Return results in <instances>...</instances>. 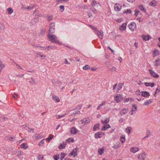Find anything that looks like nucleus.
<instances>
[{
    "mask_svg": "<svg viewBox=\"0 0 160 160\" xmlns=\"http://www.w3.org/2000/svg\"><path fill=\"white\" fill-rule=\"evenodd\" d=\"M67 141L68 142H74V140L72 138H69L67 140Z\"/></svg>",
    "mask_w": 160,
    "mask_h": 160,
    "instance_id": "obj_49",
    "label": "nucleus"
},
{
    "mask_svg": "<svg viewBox=\"0 0 160 160\" xmlns=\"http://www.w3.org/2000/svg\"><path fill=\"white\" fill-rule=\"evenodd\" d=\"M97 34L98 35V37L102 39H103V32L102 30L100 31L97 30Z\"/></svg>",
    "mask_w": 160,
    "mask_h": 160,
    "instance_id": "obj_14",
    "label": "nucleus"
},
{
    "mask_svg": "<svg viewBox=\"0 0 160 160\" xmlns=\"http://www.w3.org/2000/svg\"><path fill=\"white\" fill-rule=\"evenodd\" d=\"M45 31L44 29H42L40 32V34L42 35H43L45 33Z\"/></svg>",
    "mask_w": 160,
    "mask_h": 160,
    "instance_id": "obj_55",
    "label": "nucleus"
},
{
    "mask_svg": "<svg viewBox=\"0 0 160 160\" xmlns=\"http://www.w3.org/2000/svg\"><path fill=\"white\" fill-rule=\"evenodd\" d=\"M20 147H21V148H23L24 149H26L28 148V147L26 146L25 144L24 143H22Z\"/></svg>",
    "mask_w": 160,
    "mask_h": 160,
    "instance_id": "obj_33",
    "label": "nucleus"
},
{
    "mask_svg": "<svg viewBox=\"0 0 160 160\" xmlns=\"http://www.w3.org/2000/svg\"><path fill=\"white\" fill-rule=\"evenodd\" d=\"M60 10L62 12H63L64 10V6L63 5H61L59 6Z\"/></svg>",
    "mask_w": 160,
    "mask_h": 160,
    "instance_id": "obj_43",
    "label": "nucleus"
},
{
    "mask_svg": "<svg viewBox=\"0 0 160 160\" xmlns=\"http://www.w3.org/2000/svg\"><path fill=\"white\" fill-rule=\"evenodd\" d=\"M14 138H13L12 137H8L7 139L8 140H9L10 141H12V140Z\"/></svg>",
    "mask_w": 160,
    "mask_h": 160,
    "instance_id": "obj_60",
    "label": "nucleus"
},
{
    "mask_svg": "<svg viewBox=\"0 0 160 160\" xmlns=\"http://www.w3.org/2000/svg\"><path fill=\"white\" fill-rule=\"evenodd\" d=\"M109 118L106 117L102 118L101 122L103 124L105 125L108 123L109 122Z\"/></svg>",
    "mask_w": 160,
    "mask_h": 160,
    "instance_id": "obj_5",
    "label": "nucleus"
},
{
    "mask_svg": "<svg viewBox=\"0 0 160 160\" xmlns=\"http://www.w3.org/2000/svg\"><path fill=\"white\" fill-rule=\"evenodd\" d=\"M109 70L111 71H115L116 70V68L115 67H112L109 68Z\"/></svg>",
    "mask_w": 160,
    "mask_h": 160,
    "instance_id": "obj_52",
    "label": "nucleus"
},
{
    "mask_svg": "<svg viewBox=\"0 0 160 160\" xmlns=\"http://www.w3.org/2000/svg\"><path fill=\"white\" fill-rule=\"evenodd\" d=\"M97 4H98L100 6H101L99 2H97L95 0H92L91 5L92 7H95Z\"/></svg>",
    "mask_w": 160,
    "mask_h": 160,
    "instance_id": "obj_16",
    "label": "nucleus"
},
{
    "mask_svg": "<svg viewBox=\"0 0 160 160\" xmlns=\"http://www.w3.org/2000/svg\"><path fill=\"white\" fill-rule=\"evenodd\" d=\"M52 98L53 100L54 101H55L56 102H60V100L58 96L54 95L52 96Z\"/></svg>",
    "mask_w": 160,
    "mask_h": 160,
    "instance_id": "obj_18",
    "label": "nucleus"
},
{
    "mask_svg": "<svg viewBox=\"0 0 160 160\" xmlns=\"http://www.w3.org/2000/svg\"><path fill=\"white\" fill-rule=\"evenodd\" d=\"M49 32L50 33H53L55 31V23L54 22H52L49 24Z\"/></svg>",
    "mask_w": 160,
    "mask_h": 160,
    "instance_id": "obj_2",
    "label": "nucleus"
},
{
    "mask_svg": "<svg viewBox=\"0 0 160 160\" xmlns=\"http://www.w3.org/2000/svg\"><path fill=\"white\" fill-rule=\"evenodd\" d=\"M85 123L84 124H87L90 122V120L89 118H87L85 119Z\"/></svg>",
    "mask_w": 160,
    "mask_h": 160,
    "instance_id": "obj_35",
    "label": "nucleus"
},
{
    "mask_svg": "<svg viewBox=\"0 0 160 160\" xmlns=\"http://www.w3.org/2000/svg\"><path fill=\"white\" fill-rule=\"evenodd\" d=\"M127 25V23H126L125 22L123 23L120 27L119 29L121 31L125 30L126 29Z\"/></svg>",
    "mask_w": 160,
    "mask_h": 160,
    "instance_id": "obj_15",
    "label": "nucleus"
},
{
    "mask_svg": "<svg viewBox=\"0 0 160 160\" xmlns=\"http://www.w3.org/2000/svg\"><path fill=\"white\" fill-rule=\"evenodd\" d=\"M66 113H65V114L62 115H57V117L56 118L57 119L60 118H61L64 117H65L66 116Z\"/></svg>",
    "mask_w": 160,
    "mask_h": 160,
    "instance_id": "obj_48",
    "label": "nucleus"
},
{
    "mask_svg": "<svg viewBox=\"0 0 160 160\" xmlns=\"http://www.w3.org/2000/svg\"><path fill=\"white\" fill-rule=\"evenodd\" d=\"M132 129L131 127H128L126 129V132L128 134H129L131 132V130Z\"/></svg>",
    "mask_w": 160,
    "mask_h": 160,
    "instance_id": "obj_27",
    "label": "nucleus"
},
{
    "mask_svg": "<svg viewBox=\"0 0 160 160\" xmlns=\"http://www.w3.org/2000/svg\"><path fill=\"white\" fill-rule=\"evenodd\" d=\"M120 139L122 143H124L125 142V137L124 136H122V137Z\"/></svg>",
    "mask_w": 160,
    "mask_h": 160,
    "instance_id": "obj_45",
    "label": "nucleus"
},
{
    "mask_svg": "<svg viewBox=\"0 0 160 160\" xmlns=\"http://www.w3.org/2000/svg\"><path fill=\"white\" fill-rule=\"evenodd\" d=\"M114 8L116 11H119L121 10L122 6L119 4L116 3L114 5Z\"/></svg>",
    "mask_w": 160,
    "mask_h": 160,
    "instance_id": "obj_8",
    "label": "nucleus"
},
{
    "mask_svg": "<svg viewBox=\"0 0 160 160\" xmlns=\"http://www.w3.org/2000/svg\"><path fill=\"white\" fill-rule=\"evenodd\" d=\"M29 82L32 84H36L35 81L32 79V78H31V80L29 81Z\"/></svg>",
    "mask_w": 160,
    "mask_h": 160,
    "instance_id": "obj_47",
    "label": "nucleus"
},
{
    "mask_svg": "<svg viewBox=\"0 0 160 160\" xmlns=\"http://www.w3.org/2000/svg\"><path fill=\"white\" fill-rule=\"evenodd\" d=\"M52 15L48 16L47 18V20L48 22H50L52 20Z\"/></svg>",
    "mask_w": 160,
    "mask_h": 160,
    "instance_id": "obj_54",
    "label": "nucleus"
},
{
    "mask_svg": "<svg viewBox=\"0 0 160 160\" xmlns=\"http://www.w3.org/2000/svg\"><path fill=\"white\" fill-rule=\"evenodd\" d=\"M100 124L99 123H97L96 124L93 128V130L94 131H95L97 130H98L99 129V127L100 126Z\"/></svg>",
    "mask_w": 160,
    "mask_h": 160,
    "instance_id": "obj_20",
    "label": "nucleus"
},
{
    "mask_svg": "<svg viewBox=\"0 0 160 160\" xmlns=\"http://www.w3.org/2000/svg\"><path fill=\"white\" fill-rule=\"evenodd\" d=\"M7 11L8 12V13L11 14L13 12V9L11 8H8L7 9Z\"/></svg>",
    "mask_w": 160,
    "mask_h": 160,
    "instance_id": "obj_36",
    "label": "nucleus"
},
{
    "mask_svg": "<svg viewBox=\"0 0 160 160\" xmlns=\"http://www.w3.org/2000/svg\"><path fill=\"white\" fill-rule=\"evenodd\" d=\"M38 20L39 19L38 18H35L33 19L32 20V21H31L30 22V23L31 24L30 26H32L33 24H35L36 23L38 22Z\"/></svg>",
    "mask_w": 160,
    "mask_h": 160,
    "instance_id": "obj_13",
    "label": "nucleus"
},
{
    "mask_svg": "<svg viewBox=\"0 0 160 160\" xmlns=\"http://www.w3.org/2000/svg\"><path fill=\"white\" fill-rule=\"evenodd\" d=\"M100 132H98L95 134V137L96 138H99L101 137L100 136Z\"/></svg>",
    "mask_w": 160,
    "mask_h": 160,
    "instance_id": "obj_30",
    "label": "nucleus"
},
{
    "mask_svg": "<svg viewBox=\"0 0 160 160\" xmlns=\"http://www.w3.org/2000/svg\"><path fill=\"white\" fill-rule=\"evenodd\" d=\"M82 104H80V105L79 106H77L76 107H75V108L73 110H75L76 109H77V110H80L82 108Z\"/></svg>",
    "mask_w": 160,
    "mask_h": 160,
    "instance_id": "obj_32",
    "label": "nucleus"
},
{
    "mask_svg": "<svg viewBox=\"0 0 160 160\" xmlns=\"http://www.w3.org/2000/svg\"><path fill=\"white\" fill-rule=\"evenodd\" d=\"M53 135H52V134H50L49 137H48V138H47V140L48 141H50L51 140L52 138H53Z\"/></svg>",
    "mask_w": 160,
    "mask_h": 160,
    "instance_id": "obj_44",
    "label": "nucleus"
},
{
    "mask_svg": "<svg viewBox=\"0 0 160 160\" xmlns=\"http://www.w3.org/2000/svg\"><path fill=\"white\" fill-rule=\"evenodd\" d=\"M159 54V52L158 50L157 49H155L154 51L153 52V56L155 57L157 56H158Z\"/></svg>",
    "mask_w": 160,
    "mask_h": 160,
    "instance_id": "obj_26",
    "label": "nucleus"
},
{
    "mask_svg": "<svg viewBox=\"0 0 160 160\" xmlns=\"http://www.w3.org/2000/svg\"><path fill=\"white\" fill-rule=\"evenodd\" d=\"M139 150V148L136 147H132L130 149V152L133 153H136V152L138 151Z\"/></svg>",
    "mask_w": 160,
    "mask_h": 160,
    "instance_id": "obj_10",
    "label": "nucleus"
},
{
    "mask_svg": "<svg viewBox=\"0 0 160 160\" xmlns=\"http://www.w3.org/2000/svg\"><path fill=\"white\" fill-rule=\"evenodd\" d=\"M128 28L132 31H134L136 28V25L135 22H131L128 25Z\"/></svg>",
    "mask_w": 160,
    "mask_h": 160,
    "instance_id": "obj_3",
    "label": "nucleus"
},
{
    "mask_svg": "<svg viewBox=\"0 0 160 160\" xmlns=\"http://www.w3.org/2000/svg\"><path fill=\"white\" fill-rule=\"evenodd\" d=\"M48 38L50 41L52 42L57 43L58 40H57V37L54 35L48 34Z\"/></svg>",
    "mask_w": 160,
    "mask_h": 160,
    "instance_id": "obj_1",
    "label": "nucleus"
},
{
    "mask_svg": "<svg viewBox=\"0 0 160 160\" xmlns=\"http://www.w3.org/2000/svg\"><path fill=\"white\" fill-rule=\"evenodd\" d=\"M160 91V88L159 87L157 88L156 91H155V93L154 95L156 96L155 94L159 92Z\"/></svg>",
    "mask_w": 160,
    "mask_h": 160,
    "instance_id": "obj_51",
    "label": "nucleus"
},
{
    "mask_svg": "<svg viewBox=\"0 0 160 160\" xmlns=\"http://www.w3.org/2000/svg\"><path fill=\"white\" fill-rule=\"evenodd\" d=\"M123 84L121 83H119L118 84V88L117 90V92H118V91L121 90Z\"/></svg>",
    "mask_w": 160,
    "mask_h": 160,
    "instance_id": "obj_25",
    "label": "nucleus"
},
{
    "mask_svg": "<svg viewBox=\"0 0 160 160\" xmlns=\"http://www.w3.org/2000/svg\"><path fill=\"white\" fill-rule=\"evenodd\" d=\"M78 130L75 127H73L71 128L70 132L71 133L76 134L78 132Z\"/></svg>",
    "mask_w": 160,
    "mask_h": 160,
    "instance_id": "obj_9",
    "label": "nucleus"
},
{
    "mask_svg": "<svg viewBox=\"0 0 160 160\" xmlns=\"http://www.w3.org/2000/svg\"><path fill=\"white\" fill-rule=\"evenodd\" d=\"M37 55L38 56H40L42 59H44L45 58V56L42 54H41V53L40 52H38L37 53Z\"/></svg>",
    "mask_w": 160,
    "mask_h": 160,
    "instance_id": "obj_31",
    "label": "nucleus"
},
{
    "mask_svg": "<svg viewBox=\"0 0 160 160\" xmlns=\"http://www.w3.org/2000/svg\"><path fill=\"white\" fill-rule=\"evenodd\" d=\"M134 12H135L134 15H135L136 16H137L139 13V11L138 10L135 9L134 11Z\"/></svg>",
    "mask_w": 160,
    "mask_h": 160,
    "instance_id": "obj_56",
    "label": "nucleus"
},
{
    "mask_svg": "<svg viewBox=\"0 0 160 160\" xmlns=\"http://www.w3.org/2000/svg\"><path fill=\"white\" fill-rule=\"evenodd\" d=\"M92 9V11L93 12V13L95 14H96L97 13V11L96 10V9H95L94 8H93Z\"/></svg>",
    "mask_w": 160,
    "mask_h": 160,
    "instance_id": "obj_62",
    "label": "nucleus"
},
{
    "mask_svg": "<svg viewBox=\"0 0 160 160\" xmlns=\"http://www.w3.org/2000/svg\"><path fill=\"white\" fill-rule=\"evenodd\" d=\"M34 137L35 138L37 139H40L42 138V137L41 136L40 134H36L35 135Z\"/></svg>",
    "mask_w": 160,
    "mask_h": 160,
    "instance_id": "obj_34",
    "label": "nucleus"
},
{
    "mask_svg": "<svg viewBox=\"0 0 160 160\" xmlns=\"http://www.w3.org/2000/svg\"><path fill=\"white\" fill-rule=\"evenodd\" d=\"M139 8L141 10L143 11H145V9L144 8L143 5H140L139 7Z\"/></svg>",
    "mask_w": 160,
    "mask_h": 160,
    "instance_id": "obj_50",
    "label": "nucleus"
},
{
    "mask_svg": "<svg viewBox=\"0 0 160 160\" xmlns=\"http://www.w3.org/2000/svg\"><path fill=\"white\" fill-rule=\"evenodd\" d=\"M131 99H132L131 98H127L125 100V102H127L129 101H131Z\"/></svg>",
    "mask_w": 160,
    "mask_h": 160,
    "instance_id": "obj_64",
    "label": "nucleus"
},
{
    "mask_svg": "<svg viewBox=\"0 0 160 160\" xmlns=\"http://www.w3.org/2000/svg\"><path fill=\"white\" fill-rule=\"evenodd\" d=\"M78 148L77 147L73 149V151L70 153L69 155L70 156L71 155L73 156L74 158L76 157L78 154L77 153V152L78 150Z\"/></svg>",
    "mask_w": 160,
    "mask_h": 160,
    "instance_id": "obj_7",
    "label": "nucleus"
},
{
    "mask_svg": "<svg viewBox=\"0 0 160 160\" xmlns=\"http://www.w3.org/2000/svg\"><path fill=\"white\" fill-rule=\"evenodd\" d=\"M123 12L124 13H126L127 14H130L132 12V10L130 9H127V10L124 11Z\"/></svg>",
    "mask_w": 160,
    "mask_h": 160,
    "instance_id": "obj_39",
    "label": "nucleus"
},
{
    "mask_svg": "<svg viewBox=\"0 0 160 160\" xmlns=\"http://www.w3.org/2000/svg\"><path fill=\"white\" fill-rule=\"evenodd\" d=\"M155 66L157 67L160 65V61L159 59H157L154 62Z\"/></svg>",
    "mask_w": 160,
    "mask_h": 160,
    "instance_id": "obj_24",
    "label": "nucleus"
},
{
    "mask_svg": "<svg viewBox=\"0 0 160 160\" xmlns=\"http://www.w3.org/2000/svg\"><path fill=\"white\" fill-rule=\"evenodd\" d=\"M149 71L150 72V75L153 78H157L159 77V76L156 72H155L153 71L151 69H149Z\"/></svg>",
    "mask_w": 160,
    "mask_h": 160,
    "instance_id": "obj_6",
    "label": "nucleus"
},
{
    "mask_svg": "<svg viewBox=\"0 0 160 160\" xmlns=\"http://www.w3.org/2000/svg\"><path fill=\"white\" fill-rule=\"evenodd\" d=\"M65 146H63L62 144H60V145L59 146L58 148L59 149H62L64 148Z\"/></svg>",
    "mask_w": 160,
    "mask_h": 160,
    "instance_id": "obj_57",
    "label": "nucleus"
},
{
    "mask_svg": "<svg viewBox=\"0 0 160 160\" xmlns=\"http://www.w3.org/2000/svg\"><path fill=\"white\" fill-rule=\"evenodd\" d=\"M90 67L89 66V65H85L83 67V69L85 70H89L90 69Z\"/></svg>",
    "mask_w": 160,
    "mask_h": 160,
    "instance_id": "obj_40",
    "label": "nucleus"
},
{
    "mask_svg": "<svg viewBox=\"0 0 160 160\" xmlns=\"http://www.w3.org/2000/svg\"><path fill=\"white\" fill-rule=\"evenodd\" d=\"M152 99H149L147 101H145L143 104V105L146 106H148L149 104L152 103Z\"/></svg>",
    "mask_w": 160,
    "mask_h": 160,
    "instance_id": "obj_21",
    "label": "nucleus"
},
{
    "mask_svg": "<svg viewBox=\"0 0 160 160\" xmlns=\"http://www.w3.org/2000/svg\"><path fill=\"white\" fill-rule=\"evenodd\" d=\"M146 157V155L144 152L139 154L138 156V158L140 160H145Z\"/></svg>",
    "mask_w": 160,
    "mask_h": 160,
    "instance_id": "obj_4",
    "label": "nucleus"
},
{
    "mask_svg": "<svg viewBox=\"0 0 160 160\" xmlns=\"http://www.w3.org/2000/svg\"><path fill=\"white\" fill-rule=\"evenodd\" d=\"M88 26L89 27L92 28L94 30L96 31L97 30V28L96 27H94L93 26L89 24L88 25Z\"/></svg>",
    "mask_w": 160,
    "mask_h": 160,
    "instance_id": "obj_58",
    "label": "nucleus"
},
{
    "mask_svg": "<svg viewBox=\"0 0 160 160\" xmlns=\"http://www.w3.org/2000/svg\"><path fill=\"white\" fill-rule=\"evenodd\" d=\"M59 158V155H54L53 156V158L55 160H58Z\"/></svg>",
    "mask_w": 160,
    "mask_h": 160,
    "instance_id": "obj_46",
    "label": "nucleus"
},
{
    "mask_svg": "<svg viewBox=\"0 0 160 160\" xmlns=\"http://www.w3.org/2000/svg\"><path fill=\"white\" fill-rule=\"evenodd\" d=\"M127 109L124 108V109H122V110L120 112V114L122 116L125 114L127 113Z\"/></svg>",
    "mask_w": 160,
    "mask_h": 160,
    "instance_id": "obj_23",
    "label": "nucleus"
},
{
    "mask_svg": "<svg viewBox=\"0 0 160 160\" xmlns=\"http://www.w3.org/2000/svg\"><path fill=\"white\" fill-rule=\"evenodd\" d=\"M141 92H140L139 90H137L136 91V94L138 95H140Z\"/></svg>",
    "mask_w": 160,
    "mask_h": 160,
    "instance_id": "obj_59",
    "label": "nucleus"
},
{
    "mask_svg": "<svg viewBox=\"0 0 160 160\" xmlns=\"http://www.w3.org/2000/svg\"><path fill=\"white\" fill-rule=\"evenodd\" d=\"M34 6H32L31 7L28 6L27 8V9L29 10H31L34 8Z\"/></svg>",
    "mask_w": 160,
    "mask_h": 160,
    "instance_id": "obj_61",
    "label": "nucleus"
},
{
    "mask_svg": "<svg viewBox=\"0 0 160 160\" xmlns=\"http://www.w3.org/2000/svg\"><path fill=\"white\" fill-rule=\"evenodd\" d=\"M88 5H85L83 4H81V6H80L81 8H82L84 9H88Z\"/></svg>",
    "mask_w": 160,
    "mask_h": 160,
    "instance_id": "obj_38",
    "label": "nucleus"
},
{
    "mask_svg": "<svg viewBox=\"0 0 160 160\" xmlns=\"http://www.w3.org/2000/svg\"><path fill=\"white\" fill-rule=\"evenodd\" d=\"M151 38V37L149 35L143 37V39L145 41L148 40Z\"/></svg>",
    "mask_w": 160,
    "mask_h": 160,
    "instance_id": "obj_29",
    "label": "nucleus"
},
{
    "mask_svg": "<svg viewBox=\"0 0 160 160\" xmlns=\"http://www.w3.org/2000/svg\"><path fill=\"white\" fill-rule=\"evenodd\" d=\"M141 95L143 97L147 98L150 96V94L148 92L146 91H142Z\"/></svg>",
    "mask_w": 160,
    "mask_h": 160,
    "instance_id": "obj_12",
    "label": "nucleus"
},
{
    "mask_svg": "<svg viewBox=\"0 0 160 160\" xmlns=\"http://www.w3.org/2000/svg\"><path fill=\"white\" fill-rule=\"evenodd\" d=\"M115 101L117 102H118L122 100V96L119 94L115 96Z\"/></svg>",
    "mask_w": 160,
    "mask_h": 160,
    "instance_id": "obj_11",
    "label": "nucleus"
},
{
    "mask_svg": "<svg viewBox=\"0 0 160 160\" xmlns=\"http://www.w3.org/2000/svg\"><path fill=\"white\" fill-rule=\"evenodd\" d=\"M38 160H43V157L41 154L38 155L37 157Z\"/></svg>",
    "mask_w": 160,
    "mask_h": 160,
    "instance_id": "obj_37",
    "label": "nucleus"
},
{
    "mask_svg": "<svg viewBox=\"0 0 160 160\" xmlns=\"http://www.w3.org/2000/svg\"><path fill=\"white\" fill-rule=\"evenodd\" d=\"M39 13L38 12H37V11L36 10H35L33 12V14L35 15L36 17H38V15H39Z\"/></svg>",
    "mask_w": 160,
    "mask_h": 160,
    "instance_id": "obj_53",
    "label": "nucleus"
},
{
    "mask_svg": "<svg viewBox=\"0 0 160 160\" xmlns=\"http://www.w3.org/2000/svg\"><path fill=\"white\" fill-rule=\"evenodd\" d=\"M57 47L54 46L49 45L48 47V50L49 51L50 50L55 49H56Z\"/></svg>",
    "mask_w": 160,
    "mask_h": 160,
    "instance_id": "obj_22",
    "label": "nucleus"
},
{
    "mask_svg": "<svg viewBox=\"0 0 160 160\" xmlns=\"http://www.w3.org/2000/svg\"><path fill=\"white\" fill-rule=\"evenodd\" d=\"M157 3L156 1L155 0H152L149 2V5L150 6L154 7L157 5Z\"/></svg>",
    "mask_w": 160,
    "mask_h": 160,
    "instance_id": "obj_17",
    "label": "nucleus"
},
{
    "mask_svg": "<svg viewBox=\"0 0 160 160\" xmlns=\"http://www.w3.org/2000/svg\"><path fill=\"white\" fill-rule=\"evenodd\" d=\"M66 154L63 152H62L61 155L60 159L62 160L65 157Z\"/></svg>",
    "mask_w": 160,
    "mask_h": 160,
    "instance_id": "obj_41",
    "label": "nucleus"
},
{
    "mask_svg": "<svg viewBox=\"0 0 160 160\" xmlns=\"http://www.w3.org/2000/svg\"><path fill=\"white\" fill-rule=\"evenodd\" d=\"M110 128V126L109 124H106V125L103 126L102 128V130L105 131Z\"/></svg>",
    "mask_w": 160,
    "mask_h": 160,
    "instance_id": "obj_19",
    "label": "nucleus"
},
{
    "mask_svg": "<svg viewBox=\"0 0 160 160\" xmlns=\"http://www.w3.org/2000/svg\"><path fill=\"white\" fill-rule=\"evenodd\" d=\"M133 107L132 108V112H134L137 109V106L135 105H133Z\"/></svg>",
    "mask_w": 160,
    "mask_h": 160,
    "instance_id": "obj_42",
    "label": "nucleus"
},
{
    "mask_svg": "<svg viewBox=\"0 0 160 160\" xmlns=\"http://www.w3.org/2000/svg\"><path fill=\"white\" fill-rule=\"evenodd\" d=\"M144 84L146 85V86L148 87L150 86V84H151V83H148V82H144Z\"/></svg>",
    "mask_w": 160,
    "mask_h": 160,
    "instance_id": "obj_63",
    "label": "nucleus"
},
{
    "mask_svg": "<svg viewBox=\"0 0 160 160\" xmlns=\"http://www.w3.org/2000/svg\"><path fill=\"white\" fill-rule=\"evenodd\" d=\"M104 149L103 148H99L98 149V153L99 155H101L103 153Z\"/></svg>",
    "mask_w": 160,
    "mask_h": 160,
    "instance_id": "obj_28",
    "label": "nucleus"
}]
</instances>
